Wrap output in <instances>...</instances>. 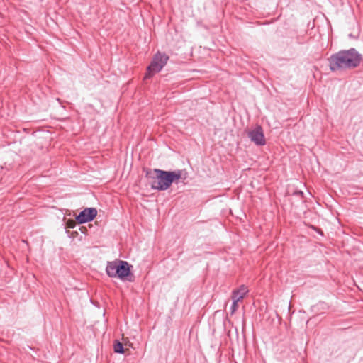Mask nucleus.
<instances>
[{
    "label": "nucleus",
    "mask_w": 363,
    "mask_h": 363,
    "mask_svg": "<svg viewBox=\"0 0 363 363\" xmlns=\"http://www.w3.org/2000/svg\"><path fill=\"white\" fill-rule=\"evenodd\" d=\"M362 57L354 48L341 50L328 58L329 67L333 72H342L358 67Z\"/></svg>",
    "instance_id": "obj_1"
},
{
    "label": "nucleus",
    "mask_w": 363,
    "mask_h": 363,
    "mask_svg": "<svg viewBox=\"0 0 363 363\" xmlns=\"http://www.w3.org/2000/svg\"><path fill=\"white\" fill-rule=\"evenodd\" d=\"M184 171L176 170L172 172L164 171L158 169L147 172L151 187L159 191L167 190L173 182L177 183L179 179L184 180L186 178V174L183 177Z\"/></svg>",
    "instance_id": "obj_2"
},
{
    "label": "nucleus",
    "mask_w": 363,
    "mask_h": 363,
    "mask_svg": "<svg viewBox=\"0 0 363 363\" xmlns=\"http://www.w3.org/2000/svg\"><path fill=\"white\" fill-rule=\"evenodd\" d=\"M169 60V56L165 54L158 52L156 54L150 65L147 68V72L145 75V79H149L155 74L159 72L163 67L167 64Z\"/></svg>",
    "instance_id": "obj_3"
},
{
    "label": "nucleus",
    "mask_w": 363,
    "mask_h": 363,
    "mask_svg": "<svg viewBox=\"0 0 363 363\" xmlns=\"http://www.w3.org/2000/svg\"><path fill=\"white\" fill-rule=\"evenodd\" d=\"M248 137L257 145H264L266 143L263 130L261 126L257 125L248 132Z\"/></svg>",
    "instance_id": "obj_4"
},
{
    "label": "nucleus",
    "mask_w": 363,
    "mask_h": 363,
    "mask_svg": "<svg viewBox=\"0 0 363 363\" xmlns=\"http://www.w3.org/2000/svg\"><path fill=\"white\" fill-rule=\"evenodd\" d=\"M97 215V210L94 208H86L76 217L79 223H85L94 220Z\"/></svg>",
    "instance_id": "obj_5"
},
{
    "label": "nucleus",
    "mask_w": 363,
    "mask_h": 363,
    "mask_svg": "<svg viewBox=\"0 0 363 363\" xmlns=\"http://www.w3.org/2000/svg\"><path fill=\"white\" fill-rule=\"evenodd\" d=\"M117 263L120 264L119 279L123 281L128 280L131 281L132 279H129L128 277L131 274L130 268L132 266L130 265L126 261L123 260H118Z\"/></svg>",
    "instance_id": "obj_6"
},
{
    "label": "nucleus",
    "mask_w": 363,
    "mask_h": 363,
    "mask_svg": "<svg viewBox=\"0 0 363 363\" xmlns=\"http://www.w3.org/2000/svg\"><path fill=\"white\" fill-rule=\"evenodd\" d=\"M118 259L108 262L106 265V272L110 277H117L119 279L120 264L117 263Z\"/></svg>",
    "instance_id": "obj_7"
},
{
    "label": "nucleus",
    "mask_w": 363,
    "mask_h": 363,
    "mask_svg": "<svg viewBox=\"0 0 363 363\" xmlns=\"http://www.w3.org/2000/svg\"><path fill=\"white\" fill-rule=\"evenodd\" d=\"M247 293V288L245 285H241L238 289L233 291L231 298L238 302L242 301Z\"/></svg>",
    "instance_id": "obj_8"
},
{
    "label": "nucleus",
    "mask_w": 363,
    "mask_h": 363,
    "mask_svg": "<svg viewBox=\"0 0 363 363\" xmlns=\"http://www.w3.org/2000/svg\"><path fill=\"white\" fill-rule=\"evenodd\" d=\"M113 350L114 352L116 353L123 354L124 353V349L123 344L121 343L119 341H116L113 345Z\"/></svg>",
    "instance_id": "obj_9"
},
{
    "label": "nucleus",
    "mask_w": 363,
    "mask_h": 363,
    "mask_svg": "<svg viewBox=\"0 0 363 363\" xmlns=\"http://www.w3.org/2000/svg\"><path fill=\"white\" fill-rule=\"evenodd\" d=\"M238 308V302L233 301L232 306L230 307L231 314H234Z\"/></svg>",
    "instance_id": "obj_10"
},
{
    "label": "nucleus",
    "mask_w": 363,
    "mask_h": 363,
    "mask_svg": "<svg viewBox=\"0 0 363 363\" xmlns=\"http://www.w3.org/2000/svg\"><path fill=\"white\" fill-rule=\"evenodd\" d=\"M67 227L69 228H74L75 227V222L73 220H69L67 223Z\"/></svg>",
    "instance_id": "obj_11"
},
{
    "label": "nucleus",
    "mask_w": 363,
    "mask_h": 363,
    "mask_svg": "<svg viewBox=\"0 0 363 363\" xmlns=\"http://www.w3.org/2000/svg\"><path fill=\"white\" fill-rule=\"evenodd\" d=\"M295 194L296 195H299V196H302L303 195V192L302 191H296Z\"/></svg>",
    "instance_id": "obj_12"
},
{
    "label": "nucleus",
    "mask_w": 363,
    "mask_h": 363,
    "mask_svg": "<svg viewBox=\"0 0 363 363\" xmlns=\"http://www.w3.org/2000/svg\"><path fill=\"white\" fill-rule=\"evenodd\" d=\"M83 228H84V227H82V228H80V230L81 232L84 233V230H82Z\"/></svg>",
    "instance_id": "obj_13"
}]
</instances>
